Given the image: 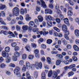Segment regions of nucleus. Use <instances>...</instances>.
I'll list each match as a JSON object with an SVG mask.
<instances>
[{"instance_id": "7c9ffc66", "label": "nucleus", "mask_w": 79, "mask_h": 79, "mask_svg": "<svg viewBox=\"0 0 79 79\" xmlns=\"http://www.w3.org/2000/svg\"><path fill=\"white\" fill-rule=\"evenodd\" d=\"M37 44L34 43L31 44V46L32 48H35L37 47Z\"/></svg>"}, {"instance_id": "6ab92c4d", "label": "nucleus", "mask_w": 79, "mask_h": 79, "mask_svg": "<svg viewBox=\"0 0 79 79\" xmlns=\"http://www.w3.org/2000/svg\"><path fill=\"white\" fill-rule=\"evenodd\" d=\"M73 48L76 52H78L79 50V48L78 46L76 45H74L73 46Z\"/></svg>"}, {"instance_id": "052dcab7", "label": "nucleus", "mask_w": 79, "mask_h": 79, "mask_svg": "<svg viewBox=\"0 0 79 79\" xmlns=\"http://www.w3.org/2000/svg\"><path fill=\"white\" fill-rule=\"evenodd\" d=\"M36 10L37 11H40V7H39L38 6H37L36 7Z\"/></svg>"}, {"instance_id": "a211bd4d", "label": "nucleus", "mask_w": 79, "mask_h": 79, "mask_svg": "<svg viewBox=\"0 0 79 79\" xmlns=\"http://www.w3.org/2000/svg\"><path fill=\"white\" fill-rule=\"evenodd\" d=\"M64 62V61H61V60H59L56 61V64L57 66H59L61 64V63H63Z\"/></svg>"}, {"instance_id": "69168bd1", "label": "nucleus", "mask_w": 79, "mask_h": 79, "mask_svg": "<svg viewBox=\"0 0 79 79\" xmlns=\"http://www.w3.org/2000/svg\"><path fill=\"white\" fill-rule=\"evenodd\" d=\"M49 4V7L52 9V8H53V5L52 4Z\"/></svg>"}, {"instance_id": "393cba45", "label": "nucleus", "mask_w": 79, "mask_h": 79, "mask_svg": "<svg viewBox=\"0 0 79 79\" xmlns=\"http://www.w3.org/2000/svg\"><path fill=\"white\" fill-rule=\"evenodd\" d=\"M26 16L25 19L27 21H28L31 19V17H30L28 15H26Z\"/></svg>"}, {"instance_id": "423d86ee", "label": "nucleus", "mask_w": 79, "mask_h": 79, "mask_svg": "<svg viewBox=\"0 0 79 79\" xmlns=\"http://www.w3.org/2000/svg\"><path fill=\"white\" fill-rule=\"evenodd\" d=\"M60 73V70H56V71H54L52 78L53 79H55L56 77L58 76V74H59Z\"/></svg>"}, {"instance_id": "4be33fe9", "label": "nucleus", "mask_w": 79, "mask_h": 79, "mask_svg": "<svg viewBox=\"0 0 79 79\" xmlns=\"http://www.w3.org/2000/svg\"><path fill=\"white\" fill-rule=\"evenodd\" d=\"M28 27H29L27 25H24L22 27V29L23 31H27Z\"/></svg>"}, {"instance_id": "f8f14e48", "label": "nucleus", "mask_w": 79, "mask_h": 79, "mask_svg": "<svg viewBox=\"0 0 79 79\" xmlns=\"http://www.w3.org/2000/svg\"><path fill=\"white\" fill-rule=\"evenodd\" d=\"M37 18L40 23L43 22V21H44V17H43L42 15H40L38 16L37 17Z\"/></svg>"}, {"instance_id": "a18cd8bd", "label": "nucleus", "mask_w": 79, "mask_h": 79, "mask_svg": "<svg viewBox=\"0 0 79 79\" xmlns=\"http://www.w3.org/2000/svg\"><path fill=\"white\" fill-rule=\"evenodd\" d=\"M47 61L48 63L49 64H50V63H51V59H50L49 57H48L47 58Z\"/></svg>"}, {"instance_id": "6e6d98bb", "label": "nucleus", "mask_w": 79, "mask_h": 79, "mask_svg": "<svg viewBox=\"0 0 79 79\" xmlns=\"http://www.w3.org/2000/svg\"><path fill=\"white\" fill-rule=\"evenodd\" d=\"M66 47L67 49H71V45L70 44H68L67 45Z\"/></svg>"}, {"instance_id": "9b49d317", "label": "nucleus", "mask_w": 79, "mask_h": 79, "mask_svg": "<svg viewBox=\"0 0 79 79\" xmlns=\"http://www.w3.org/2000/svg\"><path fill=\"white\" fill-rule=\"evenodd\" d=\"M27 9L26 8L24 9L21 8L20 9V14L22 15H24V13H27Z\"/></svg>"}, {"instance_id": "9d476101", "label": "nucleus", "mask_w": 79, "mask_h": 79, "mask_svg": "<svg viewBox=\"0 0 79 79\" xmlns=\"http://www.w3.org/2000/svg\"><path fill=\"white\" fill-rule=\"evenodd\" d=\"M29 27H32L34 26L33 27H37V26L35 25V23L34 22L32 21H30L29 23Z\"/></svg>"}, {"instance_id": "bf43d9fd", "label": "nucleus", "mask_w": 79, "mask_h": 79, "mask_svg": "<svg viewBox=\"0 0 79 79\" xmlns=\"http://www.w3.org/2000/svg\"><path fill=\"white\" fill-rule=\"evenodd\" d=\"M39 53V49H36L34 50V53L35 54H37Z\"/></svg>"}, {"instance_id": "72a5a7b5", "label": "nucleus", "mask_w": 79, "mask_h": 79, "mask_svg": "<svg viewBox=\"0 0 79 79\" xmlns=\"http://www.w3.org/2000/svg\"><path fill=\"white\" fill-rule=\"evenodd\" d=\"M5 51H3L2 53V56L3 57H5V56L6 57V56H7L8 55H7V53H7Z\"/></svg>"}, {"instance_id": "ddd939ff", "label": "nucleus", "mask_w": 79, "mask_h": 79, "mask_svg": "<svg viewBox=\"0 0 79 79\" xmlns=\"http://www.w3.org/2000/svg\"><path fill=\"white\" fill-rule=\"evenodd\" d=\"M67 15L68 16H72L73 15V11L70 10H69L67 12Z\"/></svg>"}, {"instance_id": "bb28decb", "label": "nucleus", "mask_w": 79, "mask_h": 79, "mask_svg": "<svg viewBox=\"0 0 79 79\" xmlns=\"http://www.w3.org/2000/svg\"><path fill=\"white\" fill-rule=\"evenodd\" d=\"M27 58V55L26 54H23L22 56V59L23 60H26Z\"/></svg>"}, {"instance_id": "09e8293b", "label": "nucleus", "mask_w": 79, "mask_h": 79, "mask_svg": "<svg viewBox=\"0 0 79 79\" xmlns=\"http://www.w3.org/2000/svg\"><path fill=\"white\" fill-rule=\"evenodd\" d=\"M16 29L17 31H20L21 30V27L18 25H17L16 26Z\"/></svg>"}, {"instance_id": "2f4dec72", "label": "nucleus", "mask_w": 79, "mask_h": 79, "mask_svg": "<svg viewBox=\"0 0 79 79\" xmlns=\"http://www.w3.org/2000/svg\"><path fill=\"white\" fill-rule=\"evenodd\" d=\"M28 59L29 60H33L34 59V55H29L28 56Z\"/></svg>"}, {"instance_id": "49530a36", "label": "nucleus", "mask_w": 79, "mask_h": 79, "mask_svg": "<svg viewBox=\"0 0 79 79\" xmlns=\"http://www.w3.org/2000/svg\"><path fill=\"white\" fill-rule=\"evenodd\" d=\"M9 66L10 67H12V68H15L16 66L15 64L13 63H10L9 64Z\"/></svg>"}, {"instance_id": "c03bdc74", "label": "nucleus", "mask_w": 79, "mask_h": 79, "mask_svg": "<svg viewBox=\"0 0 79 79\" xmlns=\"http://www.w3.org/2000/svg\"><path fill=\"white\" fill-rule=\"evenodd\" d=\"M60 18L61 20H63V19H64V17L63 16V15L62 14H60Z\"/></svg>"}, {"instance_id": "5701e85b", "label": "nucleus", "mask_w": 79, "mask_h": 79, "mask_svg": "<svg viewBox=\"0 0 79 79\" xmlns=\"http://www.w3.org/2000/svg\"><path fill=\"white\" fill-rule=\"evenodd\" d=\"M1 17V13H0V17ZM0 23L1 24H3V25H6V24L5 22L3 21V19H1L0 18Z\"/></svg>"}, {"instance_id": "58836bf2", "label": "nucleus", "mask_w": 79, "mask_h": 79, "mask_svg": "<svg viewBox=\"0 0 79 79\" xmlns=\"http://www.w3.org/2000/svg\"><path fill=\"white\" fill-rule=\"evenodd\" d=\"M52 42V40L50 39H48L47 40V43L48 44H51Z\"/></svg>"}, {"instance_id": "13d9d810", "label": "nucleus", "mask_w": 79, "mask_h": 79, "mask_svg": "<svg viewBox=\"0 0 79 79\" xmlns=\"http://www.w3.org/2000/svg\"><path fill=\"white\" fill-rule=\"evenodd\" d=\"M1 27L3 29H5V30H8V28L6 26H1Z\"/></svg>"}, {"instance_id": "c9c22d12", "label": "nucleus", "mask_w": 79, "mask_h": 79, "mask_svg": "<svg viewBox=\"0 0 79 79\" xmlns=\"http://www.w3.org/2000/svg\"><path fill=\"white\" fill-rule=\"evenodd\" d=\"M53 29L55 31L57 32H60V30L59 28H57V27H54Z\"/></svg>"}, {"instance_id": "0eeeda50", "label": "nucleus", "mask_w": 79, "mask_h": 79, "mask_svg": "<svg viewBox=\"0 0 79 79\" xmlns=\"http://www.w3.org/2000/svg\"><path fill=\"white\" fill-rule=\"evenodd\" d=\"M45 18H46V20L48 21V19H49V20H50L51 21H54L55 19L53 17H52L51 15H46Z\"/></svg>"}, {"instance_id": "412c9836", "label": "nucleus", "mask_w": 79, "mask_h": 79, "mask_svg": "<svg viewBox=\"0 0 79 79\" xmlns=\"http://www.w3.org/2000/svg\"><path fill=\"white\" fill-rule=\"evenodd\" d=\"M76 66V64H71L69 66V69H71L74 68H75Z\"/></svg>"}, {"instance_id": "cd10ccee", "label": "nucleus", "mask_w": 79, "mask_h": 79, "mask_svg": "<svg viewBox=\"0 0 79 79\" xmlns=\"http://www.w3.org/2000/svg\"><path fill=\"white\" fill-rule=\"evenodd\" d=\"M74 74V72L73 71L70 72L68 73V77H69L70 76H73Z\"/></svg>"}, {"instance_id": "6e6552de", "label": "nucleus", "mask_w": 79, "mask_h": 79, "mask_svg": "<svg viewBox=\"0 0 79 79\" xmlns=\"http://www.w3.org/2000/svg\"><path fill=\"white\" fill-rule=\"evenodd\" d=\"M45 14H46V15L48 14H49V15H52V13H53L52 10L48 9H45Z\"/></svg>"}, {"instance_id": "7ed1b4c3", "label": "nucleus", "mask_w": 79, "mask_h": 79, "mask_svg": "<svg viewBox=\"0 0 79 79\" xmlns=\"http://www.w3.org/2000/svg\"><path fill=\"white\" fill-rule=\"evenodd\" d=\"M25 64L26 66L27 69L28 70L32 69L34 67V64H31L29 62H26Z\"/></svg>"}, {"instance_id": "864d4df0", "label": "nucleus", "mask_w": 79, "mask_h": 79, "mask_svg": "<svg viewBox=\"0 0 79 79\" xmlns=\"http://www.w3.org/2000/svg\"><path fill=\"white\" fill-rule=\"evenodd\" d=\"M61 19H60L58 18H57L56 19V21L57 23H60V22H61Z\"/></svg>"}, {"instance_id": "39448f33", "label": "nucleus", "mask_w": 79, "mask_h": 79, "mask_svg": "<svg viewBox=\"0 0 79 79\" xmlns=\"http://www.w3.org/2000/svg\"><path fill=\"white\" fill-rule=\"evenodd\" d=\"M20 70V68L19 67H16L15 69L14 70V74H16L17 76H21V73H19Z\"/></svg>"}, {"instance_id": "37998d69", "label": "nucleus", "mask_w": 79, "mask_h": 79, "mask_svg": "<svg viewBox=\"0 0 79 79\" xmlns=\"http://www.w3.org/2000/svg\"><path fill=\"white\" fill-rule=\"evenodd\" d=\"M12 60L14 61H16L18 60V59L17 57H15V56H13L12 57Z\"/></svg>"}, {"instance_id": "3c124183", "label": "nucleus", "mask_w": 79, "mask_h": 79, "mask_svg": "<svg viewBox=\"0 0 79 79\" xmlns=\"http://www.w3.org/2000/svg\"><path fill=\"white\" fill-rule=\"evenodd\" d=\"M26 71V67L25 65H24L22 68V71L23 72H25Z\"/></svg>"}, {"instance_id": "79ce46f5", "label": "nucleus", "mask_w": 79, "mask_h": 79, "mask_svg": "<svg viewBox=\"0 0 79 79\" xmlns=\"http://www.w3.org/2000/svg\"><path fill=\"white\" fill-rule=\"evenodd\" d=\"M1 16H2L3 17L5 16V12L3 11L1 12Z\"/></svg>"}, {"instance_id": "4c0bfd02", "label": "nucleus", "mask_w": 79, "mask_h": 79, "mask_svg": "<svg viewBox=\"0 0 79 79\" xmlns=\"http://www.w3.org/2000/svg\"><path fill=\"white\" fill-rule=\"evenodd\" d=\"M24 64V61L23 60H21L19 61V64L20 66H23Z\"/></svg>"}, {"instance_id": "e433bc0d", "label": "nucleus", "mask_w": 79, "mask_h": 79, "mask_svg": "<svg viewBox=\"0 0 79 79\" xmlns=\"http://www.w3.org/2000/svg\"><path fill=\"white\" fill-rule=\"evenodd\" d=\"M14 56L15 57H19L20 55H19V53L18 52H15L14 53Z\"/></svg>"}, {"instance_id": "b1692460", "label": "nucleus", "mask_w": 79, "mask_h": 79, "mask_svg": "<svg viewBox=\"0 0 79 79\" xmlns=\"http://www.w3.org/2000/svg\"><path fill=\"white\" fill-rule=\"evenodd\" d=\"M75 35L77 37H78L79 36V30L78 29H76L74 31Z\"/></svg>"}, {"instance_id": "4d7b16f0", "label": "nucleus", "mask_w": 79, "mask_h": 79, "mask_svg": "<svg viewBox=\"0 0 79 79\" xmlns=\"http://www.w3.org/2000/svg\"><path fill=\"white\" fill-rule=\"evenodd\" d=\"M44 42V39L42 38H40L38 41L39 44H40L41 42Z\"/></svg>"}, {"instance_id": "dca6fc26", "label": "nucleus", "mask_w": 79, "mask_h": 79, "mask_svg": "<svg viewBox=\"0 0 79 79\" xmlns=\"http://www.w3.org/2000/svg\"><path fill=\"white\" fill-rule=\"evenodd\" d=\"M64 22L65 24H66L67 26H69V19L67 18L64 19Z\"/></svg>"}, {"instance_id": "680f3d73", "label": "nucleus", "mask_w": 79, "mask_h": 79, "mask_svg": "<svg viewBox=\"0 0 79 79\" xmlns=\"http://www.w3.org/2000/svg\"><path fill=\"white\" fill-rule=\"evenodd\" d=\"M18 24L19 25H21V24H25V23L23 21H19L18 22Z\"/></svg>"}, {"instance_id": "a19ab883", "label": "nucleus", "mask_w": 79, "mask_h": 79, "mask_svg": "<svg viewBox=\"0 0 79 79\" xmlns=\"http://www.w3.org/2000/svg\"><path fill=\"white\" fill-rule=\"evenodd\" d=\"M32 31L33 32H37V33H38L39 32V29L37 28H34L33 29Z\"/></svg>"}, {"instance_id": "f3484780", "label": "nucleus", "mask_w": 79, "mask_h": 79, "mask_svg": "<svg viewBox=\"0 0 79 79\" xmlns=\"http://www.w3.org/2000/svg\"><path fill=\"white\" fill-rule=\"evenodd\" d=\"M25 48H26V50L28 52H30L31 50V47H30V46L29 45H27L25 47Z\"/></svg>"}, {"instance_id": "338daca9", "label": "nucleus", "mask_w": 79, "mask_h": 79, "mask_svg": "<svg viewBox=\"0 0 79 79\" xmlns=\"http://www.w3.org/2000/svg\"><path fill=\"white\" fill-rule=\"evenodd\" d=\"M51 53L52 54H58V51H52L51 52Z\"/></svg>"}, {"instance_id": "2eb2a0df", "label": "nucleus", "mask_w": 79, "mask_h": 79, "mask_svg": "<svg viewBox=\"0 0 79 79\" xmlns=\"http://www.w3.org/2000/svg\"><path fill=\"white\" fill-rule=\"evenodd\" d=\"M62 30L64 32H66V31L68 30V28H67V26L65 24L63 25L62 27Z\"/></svg>"}, {"instance_id": "473e14b6", "label": "nucleus", "mask_w": 79, "mask_h": 79, "mask_svg": "<svg viewBox=\"0 0 79 79\" xmlns=\"http://www.w3.org/2000/svg\"><path fill=\"white\" fill-rule=\"evenodd\" d=\"M33 75L34 77L37 78V77H38V72L37 71H35Z\"/></svg>"}, {"instance_id": "c85d7f7f", "label": "nucleus", "mask_w": 79, "mask_h": 79, "mask_svg": "<svg viewBox=\"0 0 79 79\" xmlns=\"http://www.w3.org/2000/svg\"><path fill=\"white\" fill-rule=\"evenodd\" d=\"M5 51L6 53H9L10 52V48L9 47H7L5 48Z\"/></svg>"}, {"instance_id": "ea45409f", "label": "nucleus", "mask_w": 79, "mask_h": 79, "mask_svg": "<svg viewBox=\"0 0 79 79\" xmlns=\"http://www.w3.org/2000/svg\"><path fill=\"white\" fill-rule=\"evenodd\" d=\"M56 56H57V57H58V58H59L60 59L63 58V55L60 54H57L56 55Z\"/></svg>"}, {"instance_id": "1a4fd4ad", "label": "nucleus", "mask_w": 79, "mask_h": 79, "mask_svg": "<svg viewBox=\"0 0 79 79\" xmlns=\"http://www.w3.org/2000/svg\"><path fill=\"white\" fill-rule=\"evenodd\" d=\"M7 56H6V63H10L11 61V57L9 56V54L7 53Z\"/></svg>"}, {"instance_id": "de8ad7c7", "label": "nucleus", "mask_w": 79, "mask_h": 79, "mask_svg": "<svg viewBox=\"0 0 79 79\" xmlns=\"http://www.w3.org/2000/svg\"><path fill=\"white\" fill-rule=\"evenodd\" d=\"M48 77H50L52 76V71H50L48 73Z\"/></svg>"}, {"instance_id": "aec40b11", "label": "nucleus", "mask_w": 79, "mask_h": 79, "mask_svg": "<svg viewBox=\"0 0 79 79\" xmlns=\"http://www.w3.org/2000/svg\"><path fill=\"white\" fill-rule=\"evenodd\" d=\"M16 23V20L14 19H13L11 20L10 22L9 23V25H13V24H15Z\"/></svg>"}, {"instance_id": "f03ea898", "label": "nucleus", "mask_w": 79, "mask_h": 79, "mask_svg": "<svg viewBox=\"0 0 79 79\" xmlns=\"http://www.w3.org/2000/svg\"><path fill=\"white\" fill-rule=\"evenodd\" d=\"M40 1L42 3L41 4L40 1H37L36 2L37 4L38 5H41V7H42L43 8H47V7L46 4H45V2L43 0H40Z\"/></svg>"}, {"instance_id": "f257e3e1", "label": "nucleus", "mask_w": 79, "mask_h": 79, "mask_svg": "<svg viewBox=\"0 0 79 79\" xmlns=\"http://www.w3.org/2000/svg\"><path fill=\"white\" fill-rule=\"evenodd\" d=\"M13 14L15 16H18L19 15V9L17 7H15L13 9Z\"/></svg>"}, {"instance_id": "4468645a", "label": "nucleus", "mask_w": 79, "mask_h": 79, "mask_svg": "<svg viewBox=\"0 0 79 79\" xmlns=\"http://www.w3.org/2000/svg\"><path fill=\"white\" fill-rule=\"evenodd\" d=\"M6 5H3L2 4H0V10H3L4 9H5L6 8Z\"/></svg>"}, {"instance_id": "f704fd0d", "label": "nucleus", "mask_w": 79, "mask_h": 79, "mask_svg": "<svg viewBox=\"0 0 79 79\" xmlns=\"http://www.w3.org/2000/svg\"><path fill=\"white\" fill-rule=\"evenodd\" d=\"M45 73L44 72H42L41 74V78L42 79H45Z\"/></svg>"}, {"instance_id": "c756f323", "label": "nucleus", "mask_w": 79, "mask_h": 79, "mask_svg": "<svg viewBox=\"0 0 79 79\" xmlns=\"http://www.w3.org/2000/svg\"><path fill=\"white\" fill-rule=\"evenodd\" d=\"M47 24L49 27H52V23L51 21H48L47 22Z\"/></svg>"}, {"instance_id": "603ef678", "label": "nucleus", "mask_w": 79, "mask_h": 79, "mask_svg": "<svg viewBox=\"0 0 79 79\" xmlns=\"http://www.w3.org/2000/svg\"><path fill=\"white\" fill-rule=\"evenodd\" d=\"M22 40L24 42V43H26L27 42V39L26 38H23L22 39Z\"/></svg>"}, {"instance_id": "0e129e2a", "label": "nucleus", "mask_w": 79, "mask_h": 79, "mask_svg": "<svg viewBox=\"0 0 79 79\" xmlns=\"http://www.w3.org/2000/svg\"><path fill=\"white\" fill-rule=\"evenodd\" d=\"M48 34V32L46 31H44L43 33V35L44 36H45L46 35H47V34Z\"/></svg>"}, {"instance_id": "a878e982", "label": "nucleus", "mask_w": 79, "mask_h": 79, "mask_svg": "<svg viewBox=\"0 0 79 79\" xmlns=\"http://www.w3.org/2000/svg\"><path fill=\"white\" fill-rule=\"evenodd\" d=\"M61 41L62 42L64 45H67V41L64 38H62L61 39Z\"/></svg>"}, {"instance_id": "8fccbe9b", "label": "nucleus", "mask_w": 79, "mask_h": 79, "mask_svg": "<svg viewBox=\"0 0 79 79\" xmlns=\"http://www.w3.org/2000/svg\"><path fill=\"white\" fill-rule=\"evenodd\" d=\"M64 37L67 40H69V36H68L67 34H64Z\"/></svg>"}, {"instance_id": "20e7f679", "label": "nucleus", "mask_w": 79, "mask_h": 79, "mask_svg": "<svg viewBox=\"0 0 79 79\" xmlns=\"http://www.w3.org/2000/svg\"><path fill=\"white\" fill-rule=\"evenodd\" d=\"M34 66L36 69H39L42 68V64L41 62H36L34 64Z\"/></svg>"}, {"instance_id": "5fc2aeb1", "label": "nucleus", "mask_w": 79, "mask_h": 79, "mask_svg": "<svg viewBox=\"0 0 79 79\" xmlns=\"http://www.w3.org/2000/svg\"><path fill=\"white\" fill-rule=\"evenodd\" d=\"M72 59H73L74 61H77V58L75 56L72 57Z\"/></svg>"}, {"instance_id": "e2e57ef3", "label": "nucleus", "mask_w": 79, "mask_h": 79, "mask_svg": "<svg viewBox=\"0 0 79 79\" xmlns=\"http://www.w3.org/2000/svg\"><path fill=\"white\" fill-rule=\"evenodd\" d=\"M11 45L12 47H15V46L17 45V44L16 43H13L11 44Z\"/></svg>"}, {"instance_id": "774afa93", "label": "nucleus", "mask_w": 79, "mask_h": 79, "mask_svg": "<svg viewBox=\"0 0 79 79\" xmlns=\"http://www.w3.org/2000/svg\"><path fill=\"white\" fill-rule=\"evenodd\" d=\"M35 56L37 58H40V55L39 53L35 54Z\"/></svg>"}]
</instances>
